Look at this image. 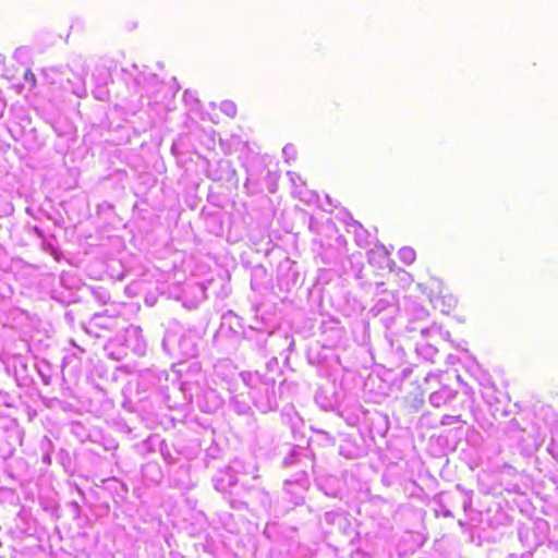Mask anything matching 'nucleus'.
<instances>
[{
    "label": "nucleus",
    "instance_id": "1",
    "mask_svg": "<svg viewBox=\"0 0 558 558\" xmlns=\"http://www.w3.org/2000/svg\"><path fill=\"white\" fill-rule=\"evenodd\" d=\"M158 68L159 70H162L163 66L160 65L159 63H155V62H151V64L149 65H144V69L145 71L143 72V76L144 78H154L157 74L150 70H153V68Z\"/></svg>",
    "mask_w": 558,
    "mask_h": 558
},
{
    "label": "nucleus",
    "instance_id": "2",
    "mask_svg": "<svg viewBox=\"0 0 558 558\" xmlns=\"http://www.w3.org/2000/svg\"><path fill=\"white\" fill-rule=\"evenodd\" d=\"M24 78H25V81H26V82H28V83H29V86H31L32 88L36 86V83H37V81H36V76H35V74L33 73V71H32V70H26V71H25V73H24Z\"/></svg>",
    "mask_w": 558,
    "mask_h": 558
},
{
    "label": "nucleus",
    "instance_id": "3",
    "mask_svg": "<svg viewBox=\"0 0 558 558\" xmlns=\"http://www.w3.org/2000/svg\"><path fill=\"white\" fill-rule=\"evenodd\" d=\"M555 397H556L557 402H558V390L556 391Z\"/></svg>",
    "mask_w": 558,
    "mask_h": 558
}]
</instances>
